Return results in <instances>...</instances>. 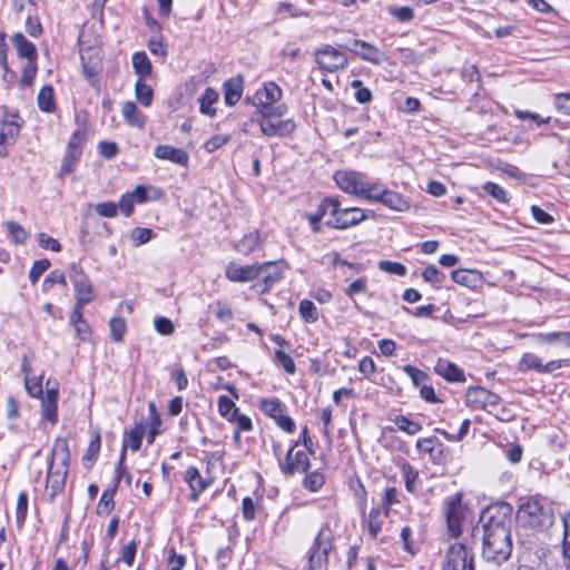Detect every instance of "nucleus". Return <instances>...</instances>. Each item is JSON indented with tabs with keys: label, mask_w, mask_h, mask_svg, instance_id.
<instances>
[{
	"label": "nucleus",
	"mask_w": 570,
	"mask_h": 570,
	"mask_svg": "<svg viewBox=\"0 0 570 570\" xmlns=\"http://www.w3.org/2000/svg\"><path fill=\"white\" fill-rule=\"evenodd\" d=\"M12 42L21 58H27L28 61L36 60V47L22 33H16L12 38Z\"/></svg>",
	"instance_id": "obj_23"
},
{
	"label": "nucleus",
	"mask_w": 570,
	"mask_h": 570,
	"mask_svg": "<svg viewBox=\"0 0 570 570\" xmlns=\"http://www.w3.org/2000/svg\"><path fill=\"white\" fill-rule=\"evenodd\" d=\"M38 106L42 111L52 112L55 110L53 90L50 86H45L38 94Z\"/></svg>",
	"instance_id": "obj_35"
},
{
	"label": "nucleus",
	"mask_w": 570,
	"mask_h": 570,
	"mask_svg": "<svg viewBox=\"0 0 570 570\" xmlns=\"http://www.w3.org/2000/svg\"><path fill=\"white\" fill-rule=\"evenodd\" d=\"M19 135V125L11 121L3 124V127L0 131V146L10 145L14 142L16 138ZM7 155L6 151L0 149V156L4 157Z\"/></svg>",
	"instance_id": "obj_29"
},
{
	"label": "nucleus",
	"mask_w": 570,
	"mask_h": 570,
	"mask_svg": "<svg viewBox=\"0 0 570 570\" xmlns=\"http://www.w3.org/2000/svg\"><path fill=\"white\" fill-rule=\"evenodd\" d=\"M442 570H474L473 557L464 544L454 543L448 549Z\"/></svg>",
	"instance_id": "obj_8"
},
{
	"label": "nucleus",
	"mask_w": 570,
	"mask_h": 570,
	"mask_svg": "<svg viewBox=\"0 0 570 570\" xmlns=\"http://www.w3.org/2000/svg\"><path fill=\"white\" fill-rule=\"evenodd\" d=\"M297 442L289 448L286 454V462L282 464V470L286 474H294L296 472H306L309 466L308 456L305 451H294Z\"/></svg>",
	"instance_id": "obj_13"
},
{
	"label": "nucleus",
	"mask_w": 570,
	"mask_h": 570,
	"mask_svg": "<svg viewBox=\"0 0 570 570\" xmlns=\"http://www.w3.org/2000/svg\"><path fill=\"white\" fill-rule=\"evenodd\" d=\"M402 473H403L406 490L409 492H414L415 482L417 480L419 472L413 466L405 463L402 465Z\"/></svg>",
	"instance_id": "obj_49"
},
{
	"label": "nucleus",
	"mask_w": 570,
	"mask_h": 570,
	"mask_svg": "<svg viewBox=\"0 0 570 570\" xmlns=\"http://www.w3.org/2000/svg\"><path fill=\"white\" fill-rule=\"evenodd\" d=\"M483 523L482 556L495 564L505 562L512 552L511 519L488 509L481 517Z\"/></svg>",
	"instance_id": "obj_1"
},
{
	"label": "nucleus",
	"mask_w": 570,
	"mask_h": 570,
	"mask_svg": "<svg viewBox=\"0 0 570 570\" xmlns=\"http://www.w3.org/2000/svg\"><path fill=\"white\" fill-rule=\"evenodd\" d=\"M6 228L14 244H23L28 237L24 228L16 222H7Z\"/></svg>",
	"instance_id": "obj_43"
},
{
	"label": "nucleus",
	"mask_w": 570,
	"mask_h": 570,
	"mask_svg": "<svg viewBox=\"0 0 570 570\" xmlns=\"http://www.w3.org/2000/svg\"><path fill=\"white\" fill-rule=\"evenodd\" d=\"M86 140H87L86 131L83 129H77L72 134V136L68 142L66 153L70 154V157H73V155L80 157L82 154V147H83Z\"/></svg>",
	"instance_id": "obj_30"
},
{
	"label": "nucleus",
	"mask_w": 570,
	"mask_h": 570,
	"mask_svg": "<svg viewBox=\"0 0 570 570\" xmlns=\"http://www.w3.org/2000/svg\"><path fill=\"white\" fill-rule=\"evenodd\" d=\"M144 433L145 426L142 424H137L125 438L124 444H126V448L129 446L132 451H138Z\"/></svg>",
	"instance_id": "obj_37"
},
{
	"label": "nucleus",
	"mask_w": 570,
	"mask_h": 570,
	"mask_svg": "<svg viewBox=\"0 0 570 570\" xmlns=\"http://www.w3.org/2000/svg\"><path fill=\"white\" fill-rule=\"evenodd\" d=\"M132 67L135 72L140 77L139 79L149 76L151 72V62L147 55L142 51L134 53Z\"/></svg>",
	"instance_id": "obj_31"
},
{
	"label": "nucleus",
	"mask_w": 570,
	"mask_h": 570,
	"mask_svg": "<svg viewBox=\"0 0 570 570\" xmlns=\"http://www.w3.org/2000/svg\"><path fill=\"white\" fill-rule=\"evenodd\" d=\"M70 453L68 442L65 439L55 441L51 462L47 473V489L53 498L62 491L68 474Z\"/></svg>",
	"instance_id": "obj_3"
},
{
	"label": "nucleus",
	"mask_w": 570,
	"mask_h": 570,
	"mask_svg": "<svg viewBox=\"0 0 570 570\" xmlns=\"http://www.w3.org/2000/svg\"><path fill=\"white\" fill-rule=\"evenodd\" d=\"M466 404L474 409L488 410L500 403V397L481 386L470 387L465 394Z\"/></svg>",
	"instance_id": "obj_12"
},
{
	"label": "nucleus",
	"mask_w": 570,
	"mask_h": 570,
	"mask_svg": "<svg viewBox=\"0 0 570 570\" xmlns=\"http://www.w3.org/2000/svg\"><path fill=\"white\" fill-rule=\"evenodd\" d=\"M314 59L318 68L325 72H336L348 66L346 55L331 45L318 47L314 51Z\"/></svg>",
	"instance_id": "obj_7"
},
{
	"label": "nucleus",
	"mask_w": 570,
	"mask_h": 570,
	"mask_svg": "<svg viewBox=\"0 0 570 570\" xmlns=\"http://www.w3.org/2000/svg\"><path fill=\"white\" fill-rule=\"evenodd\" d=\"M286 267L287 264L283 259L258 264L257 279L262 282L261 292H267L277 283Z\"/></svg>",
	"instance_id": "obj_10"
},
{
	"label": "nucleus",
	"mask_w": 570,
	"mask_h": 570,
	"mask_svg": "<svg viewBox=\"0 0 570 570\" xmlns=\"http://www.w3.org/2000/svg\"><path fill=\"white\" fill-rule=\"evenodd\" d=\"M541 368H542V361L538 355H535L533 353L523 354L518 364V370L522 373L528 372V371H535V372L541 373Z\"/></svg>",
	"instance_id": "obj_33"
},
{
	"label": "nucleus",
	"mask_w": 570,
	"mask_h": 570,
	"mask_svg": "<svg viewBox=\"0 0 570 570\" xmlns=\"http://www.w3.org/2000/svg\"><path fill=\"white\" fill-rule=\"evenodd\" d=\"M261 131L268 137H283L294 131L296 125L293 119L275 120L262 118L259 121Z\"/></svg>",
	"instance_id": "obj_14"
},
{
	"label": "nucleus",
	"mask_w": 570,
	"mask_h": 570,
	"mask_svg": "<svg viewBox=\"0 0 570 570\" xmlns=\"http://www.w3.org/2000/svg\"><path fill=\"white\" fill-rule=\"evenodd\" d=\"M114 492L105 491L98 502L97 513L100 515L109 514L114 509Z\"/></svg>",
	"instance_id": "obj_50"
},
{
	"label": "nucleus",
	"mask_w": 570,
	"mask_h": 570,
	"mask_svg": "<svg viewBox=\"0 0 570 570\" xmlns=\"http://www.w3.org/2000/svg\"><path fill=\"white\" fill-rule=\"evenodd\" d=\"M258 264L242 266L230 262L225 271L226 277L232 282L247 283L257 279Z\"/></svg>",
	"instance_id": "obj_15"
},
{
	"label": "nucleus",
	"mask_w": 570,
	"mask_h": 570,
	"mask_svg": "<svg viewBox=\"0 0 570 570\" xmlns=\"http://www.w3.org/2000/svg\"><path fill=\"white\" fill-rule=\"evenodd\" d=\"M435 372L450 382H463L465 380L463 371L446 360L436 362Z\"/></svg>",
	"instance_id": "obj_20"
},
{
	"label": "nucleus",
	"mask_w": 570,
	"mask_h": 570,
	"mask_svg": "<svg viewBox=\"0 0 570 570\" xmlns=\"http://www.w3.org/2000/svg\"><path fill=\"white\" fill-rule=\"evenodd\" d=\"M95 210L102 217H115L118 212V205L114 202L99 203L95 206Z\"/></svg>",
	"instance_id": "obj_63"
},
{
	"label": "nucleus",
	"mask_w": 570,
	"mask_h": 570,
	"mask_svg": "<svg viewBox=\"0 0 570 570\" xmlns=\"http://www.w3.org/2000/svg\"><path fill=\"white\" fill-rule=\"evenodd\" d=\"M387 11L399 22H410L414 19V11L410 7L390 6Z\"/></svg>",
	"instance_id": "obj_41"
},
{
	"label": "nucleus",
	"mask_w": 570,
	"mask_h": 570,
	"mask_svg": "<svg viewBox=\"0 0 570 570\" xmlns=\"http://www.w3.org/2000/svg\"><path fill=\"white\" fill-rule=\"evenodd\" d=\"M394 422L399 430L407 433L409 435H415L422 430L420 423L414 422L404 415L396 416Z\"/></svg>",
	"instance_id": "obj_40"
},
{
	"label": "nucleus",
	"mask_w": 570,
	"mask_h": 570,
	"mask_svg": "<svg viewBox=\"0 0 570 570\" xmlns=\"http://www.w3.org/2000/svg\"><path fill=\"white\" fill-rule=\"evenodd\" d=\"M110 334L115 342H121L126 332V321L122 317H112L109 321Z\"/></svg>",
	"instance_id": "obj_48"
},
{
	"label": "nucleus",
	"mask_w": 570,
	"mask_h": 570,
	"mask_svg": "<svg viewBox=\"0 0 570 570\" xmlns=\"http://www.w3.org/2000/svg\"><path fill=\"white\" fill-rule=\"evenodd\" d=\"M352 88L356 89L355 99L360 104H367L372 100V92L370 89L362 86L361 80H353L351 83Z\"/></svg>",
	"instance_id": "obj_59"
},
{
	"label": "nucleus",
	"mask_w": 570,
	"mask_h": 570,
	"mask_svg": "<svg viewBox=\"0 0 570 570\" xmlns=\"http://www.w3.org/2000/svg\"><path fill=\"white\" fill-rule=\"evenodd\" d=\"M275 362L288 374H294L296 371V366L292 356L283 350H276Z\"/></svg>",
	"instance_id": "obj_44"
},
{
	"label": "nucleus",
	"mask_w": 570,
	"mask_h": 570,
	"mask_svg": "<svg viewBox=\"0 0 570 570\" xmlns=\"http://www.w3.org/2000/svg\"><path fill=\"white\" fill-rule=\"evenodd\" d=\"M218 92L212 88H207L203 96L199 98V110L203 115L215 116L216 110L213 105L218 100Z\"/></svg>",
	"instance_id": "obj_28"
},
{
	"label": "nucleus",
	"mask_w": 570,
	"mask_h": 570,
	"mask_svg": "<svg viewBox=\"0 0 570 570\" xmlns=\"http://www.w3.org/2000/svg\"><path fill=\"white\" fill-rule=\"evenodd\" d=\"M416 448L420 452L429 453L432 458L434 456V452L438 450V453L441 454L442 450L441 444L438 443L436 439L433 438H426V439H419L416 442Z\"/></svg>",
	"instance_id": "obj_46"
},
{
	"label": "nucleus",
	"mask_w": 570,
	"mask_h": 570,
	"mask_svg": "<svg viewBox=\"0 0 570 570\" xmlns=\"http://www.w3.org/2000/svg\"><path fill=\"white\" fill-rule=\"evenodd\" d=\"M353 53L365 61L379 65L384 58V53L375 46L358 39H354L351 47H346Z\"/></svg>",
	"instance_id": "obj_16"
},
{
	"label": "nucleus",
	"mask_w": 570,
	"mask_h": 570,
	"mask_svg": "<svg viewBox=\"0 0 570 570\" xmlns=\"http://www.w3.org/2000/svg\"><path fill=\"white\" fill-rule=\"evenodd\" d=\"M381 204L396 212H406L410 209L409 200L405 199L401 194L390 189H386Z\"/></svg>",
	"instance_id": "obj_24"
},
{
	"label": "nucleus",
	"mask_w": 570,
	"mask_h": 570,
	"mask_svg": "<svg viewBox=\"0 0 570 570\" xmlns=\"http://www.w3.org/2000/svg\"><path fill=\"white\" fill-rule=\"evenodd\" d=\"M562 521H563V528H564L562 550H563V557L566 560L567 570H570V512L566 513L563 515Z\"/></svg>",
	"instance_id": "obj_42"
},
{
	"label": "nucleus",
	"mask_w": 570,
	"mask_h": 570,
	"mask_svg": "<svg viewBox=\"0 0 570 570\" xmlns=\"http://www.w3.org/2000/svg\"><path fill=\"white\" fill-rule=\"evenodd\" d=\"M224 98L228 106H234L242 97L243 81L240 78L229 79L224 83Z\"/></svg>",
	"instance_id": "obj_26"
},
{
	"label": "nucleus",
	"mask_w": 570,
	"mask_h": 570,
	"mask_svg": "<svg viewBox=\"0 0 570 570\" xmlns=\"http://www.w3.org/2000/svg\"><path fill=\"white\" fill-rule=\"evenodd\" d=\"M403 371L411 377V380L415 386L421 387L422 385H424V383L428 380L426 373L416 368L415 366L405 365L403 367Z\"/></svg>",
	"instance_id": "obj_54"
},
{
	"label": "nucleus",
	"mask_w": 570,
	"mask_h": 570,
	"mask_svg": "<svg viewBox=\"0 0 570 570\" xmlns=\"http://www.w3.org/2000/svg\"><path fill=\"white\" fill-rule=\"evenodd\" d=\"M286 106L284 104L274 105V104H259L258 112L262 115V118L268 119H279L286 114Z\"/></svg>",
	"instance_id": "obj_34"
},
{
	"label": "nucleus",
	"mask_w": 570,
	"mask_h": 570,
	"mask_svg": "<svg viewBox=\"0 0 570 570\" xmlns=\"http://www.w3.org/2000/svg\"><path fill=\"white\" fill-rule=\"evenodd\" d=\"M155 157L161 160H169L174 164L187 167L189 161L188 154L181 149L169 145H159L155 148Z\"/></svg>",
	"instance_id": "obj_17"
},
{
	"label": "nucleus",
	"mask_w": 570,
	"mask_h": 570,
	"mask_svg": "<svg viewBox=\"0 0 570 570\" xmlns=\"http://www.w3.org/2000/svg\"><path fill=\"white\" fill-rule=\"evenodd\" d=\"M470 425H471V421L469 419H465L462 422L458 434H451L446 431H441V430H438V432L441 433L448 441L458 442V441L463 440L468 435Z\"/></svg>",
	"instance_id": "obj_58"
},
{
	"label": "nucleus",
	"mask_w": 570,
	"mask_h": 570,
	"mask_svg": "<svg viewBox=\"0 0 570 570\" xmlns=\"http://www.w3.org/2000/svg\"><path fill=\"white\" fill-rule=\"evenodd\" d=\"M37 240H38V244L41 248L43 249H50L52 252H60L61 250V245L60 243L52 238L51 236L45 234V233H39L37 235Z\"/></svg>",
	"instance_id": "obj_56"
},
{
	"label": "nucleus",
	"mask_w": 570,
	"mask_h": 570,
	"mask_svg": "<svg viewBox=\"0 0 570 570\" xmlns=\"http://www.w3.org/2000/svg\"><path fill=\"white\" fill-rule=\"evenodd\" d=\"M136 99L144 106L149 107L153 102V89L142 79H138L135 85Z\"/></svg>",
	"instance_id": "obj_32"
},
{
	"label": "nucleus",
	"mask_w": 570,
	"mask_h": 570,
	"mask_svg": "<svg viewBox=\"0 0 570 570\" xmlns=\"http://www.w3.org/2000/svg\"><path fill=\"white\" fill-rule=\"evenodd\" d=\"M37 75V63H36V60H30L28 61L27 66L24 67L23 71H22V76H21V80H20V86L23 87V86H31L32 82H33V79Z\"/></svg>",
	"instance_id": "obj_57"
},
{
	"label": "nucleus",
	"mask_w": 570,
	"mask_h": 570,
	"mask_svg": "<svg viewBox=\"0 0 570 570\" xmlns=\"http://www.w3.org/2000/svg\"><path fill=\"white\" fill-rule=\"evenodd\" d=\"M331 549L332 543L328 534H326L325 530H321L316 535L314 543L311 548L308 569L316 570L321 569L324 564H326L328 559V552Z\"/></svg>",
	"instance_id": "obj_9"
},
{
	"label": "nucleus",
	"mask_w": 570,
	"mask_h": 570,
	"mask_svg": "<svg viewBox=\"0 0 570 570\" xmlns=\"http://www.w3.org/2000/svg\"><path fill=\"white\" fill-rule=\"evenodd\" d=\"M363 512V520L362 524L364 528H367L368 534L372 539H376L379 533L382 530L383 519L386 517L384 515V511H382L381 508H372L368 515L366 517Z\"/></svg>",
	"instance_id": "obj_18"
},
{
	"label": "nucleus",
	"mask_w": 570,
	"mask_h": 570,
	"mask_svg": "<svg viewBox=\"0 0 570 570\" xmlns=\"http://www.w3.org/2000/svg\"><path fill=\"white\" fill-rule=\"evenodd\" d=\"M230 139V136L229 135H215L213 137H210L205 144H204V148L207 153H214L216 151L218 148L223 147L224 145H226Z\"/></svg>",
	"instance_id": "obj_52"
},
{
	"label": "nucleus",
	"mask_w": 570,
	"mask_h": 570,
	"mask_svg": "<svg viewBox=\"0 0 570 570\" xmlns=\"http://www.w3.org/2000/svg\"><path fill=\"white\" fill-rule=\"evenodd\" d=\"M75 289V302L79 304H88L96 297L94 285L89 277L72 283Z\"/></svg>",
	"instance_id": "obj_21"
},
{
	"label": "nucleus",
	"mask_w": 570,
	"mask_h": 570,
	"mask_svg": "<svg viewBox=\"0 0 570 570\" xmlns=\"http://www.w3.org/2000/svg\"><path fill=\"white\" fill-rule=\"evenodd\" d=\"M422 277L428 283L440 285L445 279V274L440 272L434 265H430L423 271Z\"/></svg>",
	"instance_id": "obj_51"
},
{
	"label": "nucleus",
	"mask_w": 570,
	"mask_h": 570,
	"mask_svg": "<svg viewBox=\"0 0 570 570\" xmlns=\"http://www.w3.org/2000/svg\"><path fill=\"white\" fill-rule=\"evenodd\" d=\"M448 530L453 538L462 533V523L469 517V509L462 503V494L455 493L444 500Z\"/></svg>",
	"instance_id": "obj_6"
},
{
	"label": "nucleus",
	"mask_w": 570,
	"mask_h": 570,
	"mask_svg": "<svg viewBox=\"0 0 570 570\" xmlns=\"http://www.w3.org/2000/svg\"><path fill=\"white\" fill-rule=\"evenodd\" d=\"M219 414L228 421H234V416L238 412L235 403L227 396L223 395L218 399Z\"/></svg>",
	"instance_id": "obj_39"
},
{
	"label": "nucleus",
	"mask_w": 570,
	"mask_h": 570,
	"mask_svg": "<svg viewBox=\"0 0 570 570\" xmlns=\"http://www.w3.org/2000/svg\"><path fill=\"white\" fill-rule=\"evenodd\" d=\"M154 325H155V330L160 335L168 336V335H171L175 331L173 322L169 318L164 317V316H159V317L155 318Z\"/></svg>",
	"instance_id": "obj_60"
},
{
	"label": "nucleus",
	"mask_w": 570,
	"mask_h": 570,
	"mask_svg": "<svg viewBox=\"0 0 570 570\" xmlns=\"http://www.w3.org/2000/svg\"><path fill=\"white\" fill-rule=\"evenodd\" d=\"M50 267L48 259L36 261L30 269L29 278L32 284H36L40 276Z\"/></svg>",
	"instance_id": "obj_53"
},
{
	"label": "nucleus",
	"mask_w": 570,
	"mask_h": 570,
	"mask_svg": "<svg viewBox=\"0 0 570 570\" xmlns=\"http://www.w3.org/2000/svg\"><path fill=\"white\" fill-rule=\"evenodd\" d=\"M480 273L474 269H455L451 273V278L460 285L473 287L480 281Z\"/></svg>",
	"instance_id": "obj_27"
},
{
	"label": "nucleus",
	"mask_w": 570,
	"mask_h": 570,
	"mask_svg": "<svg viewBox=\"0 0 570 570\" xmlns=\"http://www.w3.org/2000/svg\"><path fill=\"white\" fill-rule=\"evenodd\" d=\"M122 117L125 118L126 122L132 127L142 128L146 122V117L142 112H140L132 101H127L124 104L122 109Z\"/></svg>",
	"instance_id": "obj_22"
},
{
	"label": "nucleus",
	"mask_w": 570,
	"mask_h": 570,
	"mask_svg": "<svg viewBox=\"0 0 570 570\" xmlns=\"http://www.w3.org/2000/svg\"><path fill=\"white\" fill-rule=\"evenodd\" d=\"M261 409L271 417L276 420L283 413L282 403L277 399L263 400Z\"/></svg>",
	"instance_id": "obj_47"
},
{
	"label": "nucleus",
	"mask_w": 570,
	"mask_h": 570,
	"mask_svg": "<svg viewBox=\"0 0 570 570\" xmlns=\"http://www.w3.org/2000/svg\"><path fill=\"white\" fill-rule=\"evenodd\" d=\"M379 268L389 274H394L399 276H404L406 274L405 266L397 262L381 261L379 263Z\"/></svg>",
	"instance_id": "obj_55"
},
{
	"label": "nucleus",
	"mask_w": 570,
	"mask_h": 570,
	"mask_svg": "<svg viewBox=\"0 0 570 570\" xmlns=\"http://www.w3.org/2000/svg\"><path fill=\"white\" fill-rule=\"evenodd\" d=\"M298 312L301 317L307 323H315L318 320L317 308L309 299H303L299 303Z\"/></svg>",
	"instance_id": "obj_38"
},
{
	"label": "nucleus",
	"mask_w": 570,
	"mask_h": 570,
	"mask_svg": "<svg viewBox=\"0 0 570 570\" xmlns=\"http://www.w3.org/2000/svg\"><path fill=\"white\" fill-rule=\"evenodd\" d=\"M185 481L188 483L193 501L198 499V495L209 485V483L200 475L195 466H189L185 472Z\"/></svg>",
	"instance_id": "obj_19"
},
{
	"label": "nucleus",
	"mask_w": 570,
	"mask_h": 570,
	"mask_svg": "<svg viewBox=\"0 0 570 570\" xmlns=\"http://www.w3.org/2000/svg\"><path fill=\"white\" fill-rule=\"evenodd\" d=\"M259 244L261 237L258 230H252L248 234H245L243 238L236 243L235 249L247 256L258 248Z\"/></svg>",
	"instance_id": "obj_25"
},
{
	"label": "nucleus",
	"mask_w": 570,
	"mask_h": 570,
	"mask_svg": "<svg viewBox=\"0 0 570 570\" xmlns=\"http://www.w3.org/2000/svg\"><path fill=\"white\" fill-rule=\"evenodd\" d=\"M323 215H328L327 225L334 228H348L366 218L364 210L357 207L341 208L336 198H325L320 204Z\"/></svg>",
	"instance_id": "obj_4"
},
{
	"label": "nucleus",
	"mask_w": 570,
	"mask_h": 570,
	"mask_svg": "<svg viewBox=\"0 0 570 570\" xmlns=\"http://www.w3.org/2000/svg\"><path fill=\"white\" fill-rule=\"evenodd\" d=\"M42 380H43V373L35 379L24 377V386H26L27 393L31 397L39 399L40 396H42V394H43Z\"/></svg>",
	"instance_id": "obj_45"
},
{
	"label": "nucleus",
	"mask_w": 570,
	"mask_h": 570,
	"mask_svg": "<svg viewBox=\"0 0 570 570\" xmlns=\"http://www.w3.org/2000/svg\"><path fill=\"white\" fill-rule=\"evenodd\" d=\"M153 230L149 228L137 227L131 232V240L135 246H140L150 240Z\"/></svg>",
	"instance_id": "obj_61"
},
{
	"label": "nucleus",
	"mask_w": 570,
	"mask_h": 570,
	"mask_svg": "<svg viewBox=\"0 0 570 570\" xmlns=\"http://www.w3.org/2000/svg\"><path fill=\"white\" fill-rule=\"evenodd\" d=\"M58 383L51 384V381H47V391L39 399H41V415L43 420L49 421L51 424L58 422Z\"/></svg>",
	"instance_id": "obj_11"
},
{
	"label": "nucleus",
	"mask_w": 570,
	"mask_h": 570,
	"mask_svg": "<svg viewBox=\"0 0 570 570\" xmlns=\"http://www.w3.org/2000/svg\"><path fill=\"white\" fill-rule=\"evenodd\" d=\"M259 104H275L282 98V89L275 82H267L262 91Z\"/></svg>",
	"instance_id": "obj_36"
},
{
	"label": "nucleus",
	"mask_w": 570,
	"mask_h": 570,
	"mask_svg": "<svg viewBox=\"0 0 570 570\" xmlns=\"http://www.w3.org/2000/svg\"><path fill=\"white\" fill-rule=\"evenodd\" d=\"M483 190L500 203H504L507 200L504 189L498 184L489 181L484 184Z\"/></svg>",
	"instance_id": "obj_64"
},
{
	"label": "nucleus",
	"mask_w": 570,
	"mask_h": 570,
	"mask_svg": "<svg viewBox=\"0 0 570 570\" xmlns=\"http://www.w3.org/2000/svg\"><path fill=\"white\" fill-rule=\"evenodd\" d=\"M27 510H28V495L26 492H20L18 495V500H17V513H16L18 523L21 524L24 522V519L27 515Z\"/></svg>",
	"instance_id": "obj_62"
},
{
	"label": "nucleus",
	"mask_w": 570,
	"mask_h": 570,
	"mask_svg": "<svg viewBox=\"0 0 570 570\" xmlns=\"http://www.w3.org/2000/svg\"><path fill=\"white\" fill-rule=\"evenodd\" d=\"M334 179L344 193L375 203H381L387 189L380 181L370 180L364 174L354 170H338L335 173Z\"/></svg>",
	"instance_id": "obj_2"
},
{
	"label": "nucleus",
	"mask_w": 570,
	"mask_h": 570,
	"mask_svg": "<svg viewBox=\"0 0 570 570\" xmlns=\"http://www.w3.org/2000/svg\"><path fill=\"white\" fill-rule=\"evenodd\" d=\"M518 517L531 528L540 530L548 529L553 523L552 511L535 499L524 502L519 509Z\"/></svg>",
	"instance_id": "obj_5"
}]
</instances>
